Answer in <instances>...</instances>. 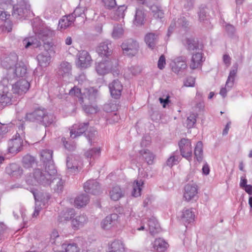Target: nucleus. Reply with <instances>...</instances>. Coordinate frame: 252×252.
<instances>
[{"instance_id":"f257e3e1","label":"nucleus","mask_w":252,"mask_h":252,"mask_svg":"<svg viewBox=\"0 0 252 252\" xmlns=\"http://www.w3.org/2000/svg\"><path fill=\"white\" fill-rule=\"evenodd\" d=\"M97 92V91L91 88L85 89L84 92L82 93L79 88L74 86L69 91V94L78 97L79 102L83 106L85 104H92L94 102L96 98Z\"/></svg>"},{"instance_id":"f03ea898","label":"nucleus","mask_w":252,"mask_h":252,"mask_svg":"<svg viewBox=\"0 0 252 252\" xmlns=\"http://www.w3.org/2000/svg\"><path fill=\"white\" fill-rule=\"evenodd\" d=\"M36 36L43 43V47L45 50H50L54 44L52 38L55 34L54 31L47 27H42L35 32Z\"/></svg>"},{"instance_id":"7ed1b4c3","label":"nucleus","mask_w":252,"mask_h":252,"mask_svg":"<svg viewBox=\"0 0 252 252\" xmlns=\"http://www.w3.org/2000/svg\"><path fill=\"white\" fill-rule=\"evenodd\" d=\"M14 67L9 75L4 77L1 80V83L4 86H7L9 81H11L16 77H24L27 73V65L22 61L17 62Z\"/></svg>"},{"instance_id":"20e7f679","label":"nucleus","mask_w":252,"mask_h":252,"mask_svg":"<svg viewBox=\"0 0 252 252\" xmlns=\"http://www.w3.org/2000/svg\"><path fill=\"white\" fill-rule=\"evenodd\" d=\"M118 65V60L116 59H102L96 64L95 70L99 75H104L115 69Z\"/></svg>"},{"instance_id":"39448f33","label":"nucleus","mask_w":252,"mask_h":252,"mask_svg":"<svg viewBox=\"0 0 252 252\" xmlns=\"http://www.w3.org/2000/svg\"><path fill=\"white\" fill-rule=\"evenodd\" d=\"M30 7L28 0H19L17 4L13 6L12 15L16 19H21L28 15Z\"/></svg>"},{"instance_id":"423d86ee","label":"nucleus","mask_w":252,"mask_h":252,"mask_svg":"<svg viewBox=\"0 0 252 252\" xmlns=\"http://www.w3.org/2000/svg\"><path fill=\"white\" fill-rule=\"evenodd\" d=\"M121 47L124 55L132 57L137 54L139 45L136 40L129 38L122 43Z\"/></svg>"},{"instance_id":"0eeeda50","label":"nucleus","mask_w":252,"mask_h":252,"mask_svg":"<svg viewBox=\"0 0 252 252\" xmlns=\"http://www.w3.org/2000/svg\"><path fill=\"white\" fill-rule=\"evenodd\" d=\"M113 51V46L112 42L108 40L99 43L96 48V52L102 59H113L112 57Z\"/></svg>"},{"instance_id":"6e6552de","label":"nucleus","mask_w":252,"mask_h":252,"mask_svg":"<svg viewBox=\"0 0 252 252\" xmlns=\"http://www.w3.org/2000/svg\"><path fill=\"white\" fill-rule=\"evenodd\" d=\"M18 56L14 53H12L8 55H4L1 57V66L8 70L6 76L9 75L12 69H13L12 67L13 66H15L18 62Z\"/></svg>"},{"instance_id":"1a4fd4ad","label":"nucleus","mask_w":252,"mask_h":252,"mask_svg":"<svg viewBox=\"0 0 252 252\" xmlns=\"http://www.w3.org/2000/svg\"><path fill=\"white\" fill-rule=\"evenodd\" d=\"M181 155L189 162L192 160V147L191 141L182 138L178 143Z\"/></svg>"},{"instance_id":"9d476101","label":"nucleus","mask_w":252,"mask_h":252,"mask_svg":"<svg viewBox=\"0 0 252 252\" xmlns=\"http://www.w3.org/2000/svg\"><path fill=\"white\" fill-rule=\"evenodd\" d=\"M67 171L71 174H77L81 169V162L78 157L68 156L66 161Z\"/></svg>"},{"instance_id":"9b49d317","label":"nucleus","mask_w":252,"mask_h":252,"mask_svg":"<svg viewBox=\"0 0 252 252\" xmlns=\"http://www.w3.org/2000/svg\"><path fill=\"white\" fill-rule=\"evenodd\" d=\"M237 68L238 64L237 63H235L233 65L232 69L229 72L225 87H222L220 89V94L223 98L226 96L227 92L231 90L234 85V81L237 72Z\"/></svg>"},{"instance_id":"f8f14e48","label":"nucleus","mask_w":252,"mask_h":252,"mask_svg":"<svg viewBox=\"0 0 252 252\" xmlns=\"http://www.w3.org/2000/svg\"><path fill=\"white\" fill-rule=\"evenodd\" d=\"M23 140L19 136V133H17L15 135V138H12L8 141V152L13 155H16L18 152L23 150Z\"/></svg>"},{"instance_id":"ddd939ff","label":"nucleus","mask_w":252,"mask_h":252,"mask_svg":"<svg viewBox=\"0 0 252 252\" xmlns=\"http://www.w3.org/2000/svg\"><path fill=\"white\" fill-rule=\"evenodd\" d=\"M170 66L172 71L176 74L183 72L187 67L186 58L180 56L175 58L172 61Z\"/></svg>"},{"instance_id":"4468645a","label":"nucleus","mask_w":252,"mask_h":252,"mask_svg":"<svg viewBox=\"0 0 252 252\" xmlns=\"http://www.w3.org/2000/svg\"><path fill=\"white\" fill-rule=\"evenodd\" d=\"M8 84L12 85L13 93L20 95L25 94L29 90L30 85L29 82L25 79L20 80L13 85L9 82Z\"/></svg>"},{"instance_id":"2eb2a0df","label":"nucleus","mask_w":252,"mask_h":252,"mask_svg":"<svg viewBox=\"0 0 252 252\" xmlns=\"http://www.w3.org/2000/svg\"><path fill=\"white\" fill-rule=\"evenodd\" d=\"M149 232L152 238L151 239V246L149 247L151 251L157 252L158 246L157 245V238L154 237L158 233V230L157 228V224L154 220L151 219L149 220Z\"/></svg>"},{"instance_id":"dca6fc26","label":"nucleus","mask_w":252,"mask_h":252,"mask_svg":"<svg viewBox=\"0 0 252 252\" xmlns=\"http://www.w3.org/2000/svg\"><path fill=\"white\" fill-rule=\"evenodd\" d=\"M198 189L195 184H188L184 188V197L187 201L197 198Z\"/></svg>"},{"instance_id":"f3484780","label":"nucleus","mask_w":252,"mask_h":252,"mask_svg":"<svg viewBox=\"0 0 252 252\" xmlns=\"http://www.w3.org/2000/svg\"><path fill=\"white\" fill-rule=\"evenodd\" d=\"M48 174L43 170L36 169L33 172V176L37 183L44 186H49L52 177H48Z\"/></svg>"},{"instance_id":"a211bd4d","label":"nucleus","mask_w":252,"mask_h":252,"mask_svg":"<svg viewBox=\"0 0 252 252\" xmlns=\"http://www.w3.org/2000/svg\"><path fill=\"white\" fill-rule=\"evenodd\" d=\"M46 112L47 111L44 109H36L32 112L27 113L25 119L30 122L40 124Z\"/></svg>"},{"instance_id":"6ab92c4d","label":"nucleus","mask_w":252,"mask_h":252,"mask_svg":"<svg viewBox=\"0 0 252 252\" xmlns=\"http://www.w3.org/2000/svg\"><path fill=\"white\" fill-rule=\"evenodd\" d=\"M85 191L89 193L96 195L100 192V186L95 180H89L84 185Z\"/></svg>"},{"instance_id":"aec40b11","label":"nucleus","mask_w":252,"mask_h":252,"mask_svg":"<svg viewBox=\"0 0 252 252\" xmlns=\"http://www.w3.org/2000/svg\"><path fill=\"white\" fill-rule=\"evenodd\" d=\"M109 89L113 98L118 99L120 97L123 90V85L118 79L113 80L109 84Z\"/></svg>"},{"instance_id":"412c9836","label":"nucleus","mask_w":252,"mask_h":252,"mask_svg":"<svg viewBox=\"0 0 252 252\" xmlns=\"http://www.w3.org/2000/svg\"><path fill=\"white\" fill-rule=\"evenodd\" d=\"M78 61L77 64L81 68H87L89 67L91 63V57L86 51H81L77 55Z\"/></svg>"},{"instance_id":"4be33fe9","label":"nucleus","mask_w":252,"mask_h":252,"mask_svg":"<svg viewBox=\"0 0 252 252\" xmlns=\"http://www.w3.org/2000/svg\"><path fill=\"white\" fill-rule=\"evenodd\" d=\"M72 65L67 62H62L60 64L57 73L59 76H62L63 78L69 79L72 76Z\"/></svg>"},{"instance_id":"5701e85b","label":"nucleus","mask_w":252,"mask_h":252,"mask_svg":"<svg viewBox=\"0 0 252 252\" xmlns=\"http://www.w3.org/2000/svg\"><path fill=\"white\" fill-rule=\"evenodd\" d=\"M89 123L88 122L80 123L79 125H74L73 126V129H71L70 133V137L75 138L80 136L84 133L87 132L89 129Z\"/></svg>"},{"instance_id":"b1692460","label":"nucleus","mask_w":252,"mask_h":252,"mask_svg":"<svg viewBox=\"0 0 252 252\" xmlns=\"http://www.w3.org/2000/svg\"><path fill=\"white\" fill-rule=\"evenodd\" d=\"M188 25L189 22L185 17H181L178 19L177 21H176V19H173L168 28L167 35L169 36L175 28L186 29Z\"/></svg>"},{"instance_id":"393cba45","label":"nucleus","mask_w":252,"mask_h":252,"mask_svg":"<svg viewBox=\"0 0 252 252\" xmlns=\"http://www.w3.org/2000/svg\"><path fill=\"white\" fill-rule=\"evenodd\" d=\"M194 218V212L192 208H185L183 210L181 216V219L186 226L187 224L193 222Z\"/></svg>"},{"instance_id":"a878e982","label":"nucleus","mask_w":252,"mask_h":252,"mask_svg":"<svg viewBox=\"0 0 252 252\" xmlns=\"http://www.w3.org/2000/svg\"><path fill=\"white\" fill-rule=\"evenodd\" d=\"M37 56V59L39 64L41 66H47L51 61V56L50 53L52 51V48L50 50H45Z\"/></svg>"},{"instance_id":"bb28decb","label":"nucleus","mask_w":252,"mask_h":252,"mask_svg":"<svg viewBox=\"0 0 252 252\" xmlns=\"http://www.w3.org/2000/svg\"><path fill=\"white\" fill-rule=\"evenodd\" d=\"M5 172L9 175L18 177L23 174V169L19 165L15 163H12L6 167Z\"/></svg>"},{"instance_id":"cd10ccee","label":"nucleus","mask_w":252,"mask_h":252,"mask_svg":"<svg viewBox=\"0 0 252 252\" xmlns=\"http://www.w3.org/2000/svg\"><path fill=\"white\" fill-rule=\"evenodd\" d=\"M74 216L75 210L72 208H68L60 213L58 220L60 222H65L72 220Z\"/></svg>"},{"instance_id":"c85d7f7f","label":"nucleus","mask_w":252,"mask_h":252,"mask_svg":"<svg viewBox=\"0 0 252 252\" xmlns=\"http://www.w3.org/2000/svg\"><path fill=\"white\" fill-rule=\"evenodd\" d=\"M119 216L117 214H112L107 216L101 222V227L104 229L110 228L117 221Z\"/></svg>"},{"instance_id":"c756f323","label":"nucleus","mask_w":252,"mask_h":252,"mask_svg":"<svg viewBox=\"0 0 252 252\" xmlns=\"http://www.w3.org/2000/svg\"><path fill=\"white\" fill-rule=\"evenodd\" d=\"M64 184V182L60 177L55 176L51 180L49 186H50L55 191L61 192L63 190Z\"/></svg>"},{"instance_id":"7c9ffc66","label":"nucleus","mask_w":252,"mask_h":252,"mask_svg":"<svg viewBox=\"0 0 252 252\" xmlns=\"http://www.w3.org/2000/svg\"><path fill=\"white\" fill-rule=\"evenodd\" d=\"M16 100L15 97L12 96L11 93L8 92L6 90H4L0 94V103L2 106L12 104Z\"/></svg>"},{"instance_id":"2f4dec72","label":"nucleus","mask_w":252,"mask_h":252,"mask_svg":"<svg viewBox=\"0 0 252 252\" xmlns=\"http://www.w3.org/2000/svg\"><path fill=\"white\" fill-rule=\"evenodd\" d=\"M87 222V217L85 215L82 214L76 216L72 219L71 224L74 229H78L83 227Z\"/></svg>"},{"instance_id":"473e14b6","label":"nucleus","mask_w":252,"mask_h":252,"mask_svg":"<svg viewBox=\"0 0 252 252\" xmlns=\"http://www.w3.org/2000/svg\"><path fill=\"white\" fill-rule=\"evenodd\" d=\"M75 11L74 12L71 14L68 15L67 16H63L60 21L59 22V27H60L61 29H66L70 25H71L75 20V16L74 15H75Z\"/></svg>"},{"instance_id":"72a5a7b5","label":"nucleus","mask_w":252,"mask_h":252,"mask_svg":"<svg viewBox=\"0 0 252 252\" xmlns=\"http://www.w3.org/2000/svg\"><path fill=\"white\" fill-rule=\"evenodd\" d=\"M203 62V56L201 52H197L192 55L190 63V67L194 69L201 65Z\"/></svg>"},{"instance_id":"f704fd0d","label":"nucleus","mask_w":252,"mask_h":252,"mask_svg":"<svg viewBox=\"0 0 252 252\" xmlns=\"http://www.w3.org/2000/svg\"><path fill=\"white\" fill-rule=\"evenodd\" d=\"M89 197L86 193H83L77 196L74 200V205L77 208L85 206L89 202Z\"/></svg>"},{"instance_id":"c9c22d12","label":"nucleus","mask_w":252,"mask_h":252,"mask_svg":"<svg viewBox=\"0 0 252 252\" xmlns=\"http://www.w3.org/2000/svg\"><path fill=\"white\" fill-rule=\"evenodd\" d=\"M194 155L195 159L198 162H201L203 159V143L201 141H198L194 147Z\"/></svg>"},{"instance_id":"e433bc0d","label":"nucleus","mask_w":252,"mask_h":252,"mask_svg":"<svg viewBox=\"0 0 252 252\" xmlns=\"http://www.w3.org/2000/svg\"><path fill=\"white\" fill-rule=\"evenodd\" d=\"M109 252H125V245L120 240H115L110 245Z\"/></svg>"},{"instance_id":"4c0bfd02","label":"nucleus","mask_w":252,"mask_h":252,"mask_svg":"<svg viewBox=\"0 0 252 252\" xmlns=\"http://www.w3.org/2000/svg\"><path fill=\"white\" fill-rule=\"evenodd\" d=\"M144 185V181L142 179H137L134 181L133 184V189L132 195L134 197H138L141 195L142 187Z\"/></svg>"},{"instance_id":"58836bf2","label":"nucleus","mask_w":252,"mask_h":252,"mask_svg":"<svg viewBox=\"0 0 252 252\" xmlns=\"http://www.w3.org/2000/svg\"><path fill=\"white\" fill-rule=\"evenodd\" d=\"M23 44H25L26 48H29L30 46H32L33 48H38L42 45L41 42L34 37H30L24 39Z\"/></svg>"},{"instance_id":"ea45409f","label":"nucleus","mask_w":252,"mask_h":252,"mask_svg":"<svg viewBox=\"0 0 252 252\" xmlns=\"http://www.w3.org/2000/svg\"><path fill=\"white\" fill-rule=\"evenodd\" d=\"M110 196L111 199L117 201L124 196V192L120 187L115 186L110 191Z\"/></svg>"},{"instance_id":"a19ab883","label":"nucleus","mask_w":252,"mask_h":252,"mask_svg":"<svg viewBox=\"0 0 252 252\" xmlns=\"http://www.w3.org/2000/svg\"><path fill=\"white\" fill-rule=\"evenodd\" d=\"M44 172L48 173V177H52L56 176L57 173V170L55 167L53 160H50L44 163Z\"/></svg>"},{"instance_id":"79ce46f5","label":"nucleus","mask_w":252,"mask_h":252,"mask_svg":"<svg viewBox=\"0 0 252 252\" xmlns=\"http://www.w3.org/2000/svg\"><path fill=\"white\" fill-rule=\"evenodd\" d=\"M97 134L96 130L93 127H90L87 132L85 133V135L90 145H92L95 142L97 139Z\"/></svg>"},{"instance_id":"37998d69","label":"nucleus","mask_w":252,"mask_h":252,"mask_svg":"<svg viewBox=\"0 0 252 252\" xmlns=\"http://www.w3.org/2000/svg\"><path fill=\"white\" fill-rule=\"evenodd\" d=\"M209 8L208 7H202L200 9V11L198 13L199 20L201 21H204L205 23L207 25L210 24L209 22L210 16L208 14Z\"/></svg>"},{"instance_id":"c03bdc74","label":"nucleus","mask_w":252,"mask_h":252,"mask_svg":"<svg viewBox=\"0 0 252 252\" xmlns=\"http://www.w3.org/2000/svg\"><path fill=\"white\" fill-rule=\"evenodd\" d=\"M140 155L145 159V161L149 164H152L155 158V156L149 150L144 149L139 151Z\"/></svg>"},{"instance_id":"a18cd8bd","label":"nucleus","mask_w":252,"mask_h":252,"mask_svg":"<svg viewBox=\"0 0 252 252\" xmlns=\"http://www.w3.org/2000/svg\"><path fill=\"white\" fill-rule=\"evenodd\" d=\"M145 41L149 48L153 49L156 45V35L154 33H148L145 36Z\"/></svg>"},{"instance_id":"49530a36","label":"nucleus","mask_w":252,"mask_h":252,"mask_svg":"<svg viewBox=\"0 0 252 252\" xmlns=\"http://www.w3.org/2000/svg\"><path fill=\"white\" fill-rule=\"evenodd\" d=\"M184 44L188 50L189 51L194 50L198 48L197 42L193 37L186 38L184 41Z\"/></svg>"},{"instance_id":"de8ad7c7","label":"nucleus","mask_w":252,"mask_h":252,"mask_svg":"<svg viewBox=\"0 0 252 252\" xmlns=\"http://www.w3.org/2000/svg\"><path fill=\"white\" fill-rule=\"evenodd\" d=\"M145 13L143 10L137 9L135 14L134 23L137 25H142L144 23Z\"/></svg>"},{"instance_id":"09e8293b","label":"nucleus","mask_w":252,"mask_h":252,"mask_svg":"<svg viewBox=\"0 0 252 252\" xmlns=\"http://www.w3.org/2000/svg\"><path fill=\"white\" fill-rule=\"evenodd\" d=\"M180 158V156L179 155L178 152H175L167 159L166 164L168 166L171 167L173 165L177 164L179 163Z\"/></svg>"},{"instance_id":"8fccbe9b","label":"nucleus","mask_w":252,"mask_h":252,"mask_svg":"<svg viewBox=\"0 0 252 252\" xmlns=\"http://www.w3.org/2000/svg\"><path fill=\"white\" fill-rule=\"evenodd\" d=\"M43 118V120L41 121L40 124L45 127L48 126L53 124L55 120L54 115L53 114L48 113L47 112H46Z\"/></svg>"},{"instance_id":"3c124183","label":"nucleus","mask_w":252,"mask_h":252,"mask_svg":"<svg viewBox=\"0 0 252 252\" xmlns=\"http://www.w3.org/2000/svg\"><path fill=\"white\" fill-rule=\"evenodd\" d=\"M146 3L153 15L157 18L158 17V0H148Z\"/></svg>"},{"instance_id":"603ef678","label":"nucleus","mask_w":252,"mask_h":252,"mask_svg":"<svg viewBox=\"0 0 252 252\" xmlns=\"http://www.w3.org/2000/svg\"><path fill=\"white\" fill-rule=\"evenodd\" d=\"M35 162V159L34 157L30 155L25 156L22 160L24 167L27 168L32 167L33 164H34Z\"/></svg>"},{"instance_id":"864d4df0","label":"nucleus","mask_w":252,"mask_h":252,"mask_svg":"<svg viewBox=\"0 0 252 252\" xmlns=\"http://www.w3.org/2000/svg\"><path fill=\"white\" fill-rule=\"evenodd\" d=\"M62 246V248L65 250L64 252H79L80 251V249L74 243H63Z\"/></svg>"},{"instance_id":"5fc2aeb1","label":"nucleus","mask_w":252,"mask_h":252,"mask_svg":"<svg viewBox=\"0 0 252 252\" xmlns=\"http://www.w3.org/2000/svg\"><path fill=\"white\" fill-rule=\"evenodd\" d=\"M124 34V29L122 25H117L114 26L112 37L118 39L121 38Z\"/></svg>"},{"instance_id":"6e6d98bb","label":"nucleus","mask_w":252,"mask_h":252,"mask_svg":"<svg viewBox=\"0 0 252 252\" xmlns=\"http://www.w3.org/2000/svg\"><path fill=\"white\" fill-rule=\"evenodd\" d=\"M100 154V148H92L88 150L85 153V156L87 158H95L98 157Z\"/></svg>"},{"instance_id":"4d7b16f0","label":"nucleus","mask_w":252,"mask_h":252,"mask_svg":"<svg viewBox=\"0 0 252 252\" xmlns=\"http://www.w3.org/2000/svg\"><path fill=\"white\" fill-rule=\"evenodd\" d=\"M53 152L50 150H44L41 152V160L43 163L53 160Z\"/></svg>"},{"instance_id":"13d9d810","label":"nucleus","mask_w":252,"mask_h":252,"mask_svg":"<svg viewBox=\"0 0 252 252\" xmlns=\"http://www.w3.org/2000/svg\"><path fill=\"white\" fill-rule=\"evenodd\" d=\"M197 115L195 113H192L187 117L186 120L187 127L188 128H191L194 126L196 122Z\"/></svg>"},{"instance_id":"bf43d9fd","label":"nucleus","mask_w":252,"mask_h":252,"mask_svg":"<svg viewBox=\"0 0 252 252\" xmlns=\"http://www.w3.org/2000/svg\"><path fill=\"white\" fill-rule=\"evenodd\" d=\"M169 245L163 238H158V252H166Z\"/></svg>"},{"instance_id":"052dcab7","label":"nucleus","mask_w":252,"mask_h":252,"mask_svg":"<svg viewBox=\"0 0 252 252\" xmlns=\"http://www.w3.org/2000/svg\"><path fill=\"white\" fill-rule=\"evenodd\" d=\"M84 111L87 114L96 113L98 111L96 106H92V104H87L82 106Z\"/></svg>"},{"instance_id":"680f3d73","label":"nucleus","mask_w":252,"mask_h":252,"mask_svg":"<svg viewBox=\"0 0 252 252\" xmlns=\"http://www.w3.org/2000/svg\"><path fill=\"white\" fill-rule=\"evenodd\" d=\"M158 100L164 108H168L171 105L169 94L166 95L165 98L159 97Z\"/></svg>"},{"instance_id":"e2e57ef3","label":"nucleus","mask_w":252,"mask_h":252,"mask_svg":"<svg viewBox=\"0 0 252 252\" xmlns=\"http://www.w3.org/2000/svg\"><path fill=\"white\" fill-rule=\"evenodd\" d=\"M105 7L108 9H111L116 6L115 0H101Z\"/></svg>"},{"instance_id":"0e129e2a","label":"nucleus","mask_w":252,"mask_h":252,"mask_svg":"<svg viewBox=\"0 0 252 252\" xmlns=\"http://www.w3.org/2000/svg\"><path fill=\"white\" fill-rule=\"evenodd\" d=\"M184 86L188 87H192L194 86L195 78L189 76L187 77L184 82Z\"/></svg>"},{"instance_id":"69168bd1","label":"nucleus","mask_w":252,"mask_h":252,"mask_svg":"<svg viewBox=\"0 0 252 252\" xmlns=\"http://www.w3.org/2000/svg\"><path fill=\"white\" fill-rule=\"evenodd\" d=\"M62 141L63 142L65 149L70 151L75 150L76 148L75 144L69 143L65 140V138L64 137L62 138Z\"/></svg>"},{"instance_id":"338daca9","label":"nucleus","mask_w":252,"mask_h":252,"mask_svg":"<svg viewBox=\"0 0 252 252\" xmlns=\"http://www.w3.org/2000/svg\"><path fill=\"white\" fill-rule=\"evenodd\" d=\"M225 31L229 36H233L235 32V27L230 24H226L225 27Z\"/></svg>"},{"instance_id":"774afa93","label":"nucleus","mask_w":252,"mask_h":252,"mask_svg":"<svg viewBox=\"0 0 252 252\" xmlns=\"http://www.w3.org/2000/svg\"><path fill=\"white\" fill-rule=\"evenodd\" d=\"M120 119L119 116L116 113L112 114L109 116V118L107 119L108 122L109 124H115L118 122Z\"/></svg>"}]
</instances>
